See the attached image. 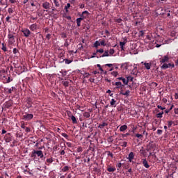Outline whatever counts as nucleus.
I'll return each mask as SVG.
<instances>
[{
	"label": "nucleus",
	"mask_w": 178,
	"mask_h": 178,
	"mask_svg": "<svg viewBox=\"0 0 178 178\" xmlns=\"http://www.w3.org/2000/svg\"><path fill=\"white\" fill-rule=\"evenodd\" d=\"M125 45H126V42H120V47L121 48V51H124Z\"/></svg>",
	"instance_id": "15"
},
{
	"label": "nucleus",
	"mask_w": 178,
	"mask_h": 178,
	"mask_svg": "<svg viewBox=\"0 0 178 178\" xmlns=\"http://www.w3.org/2000/svg\"><path fill=\"white\" fill-rule=\"evenodd\" d=\"M175 99H178V93H175Z\"/></svg>",
	"instance_id": "64"
},
{
	"label": "nucleus",
	"mask_w": 178,
	"mask_h": 178,
	"mask_svg": "<svg viewBox=\"0 0 178 178\" xmlns=\"http://www.w3.org/2000/svg\"><path fill=\"white\" fill-rule=\"evenodd\" d=\"M67 116H69V118H72V116H73V115H72V112H70V111H67Z\"/></svg>",
	"instance_id": "48"
},
{
	"label": "nucleus",
	"mask_w": 178,
	"mask_h": 178,
	"mask_svg": "<svg viewBox=\"0 0 178 178\" xmlns=\"http://www.w3.org/2000/svg\"><path fill=\"white\" fill-rule=\"evenodd\" d=\"M113 54H115V49H111L109 50V54H108V55H110V56H112V55H113Z\"/></svg>",
	"instance_id": "26"
},
{
	"label": "nucleus",
	"mask_w": 178,
	"mask_h": 178,
	"mask_svg": "<svg viewBox=\"0 0 178 178\" xmlns=\"http://www.w3.org/2000/svg\"><path fill=\"white\" fill-rule=\"evenodd\" d=\"M106 56H110L109 51H105L102 56H97V58H105Z\"/></svg>",
	"instance_id": "7"
},
{
	"label": "nucleus",
	"mask_w": 178,
	"mask_h": 178,
	"mask_svg": "<svg viewBox=\"0 0 178 178\" xmlns=\"http://www.w3.org/2000/svg\"><path fill=\"white\" fill-rule=\"evenodd\" d=\"M162 130H161V129H158L157 130V134H159V136H161V134H162Z\"/></svg>",
	"instance_id": "54"
},
{
	"label": "nucleus",
	"mask_w": 178,
	"mask_h": 178,
	"mask_svg": "<svg viewBox=\"0 0 178 178\" xmlns=\"http://www.w3.org/2000/svg\"><path fill=\"white\" fill-rule=\"evenodd\" d=\"M122 81L123 84H124V86H127V84H129V80H127L124 78H122Z\"/></svg>",
	"instance_id": "20"
},
{
	"label": "nucleus",
	"mask_w": 178,
	"mask_h": 178,
	"mask_svg": "<svg viewBox=\"0 0 178 178\" xmlns=\"http://www.w3.org/2000/svg\"><path fill=\"white\" fill-rule=\"evenodd\" d=\"M21 127H22V129H26V127L24 124V123H23V124H21Z\"/></svg>",
	"instance_id": "62"
},
{
	"label": "nucleus",
	"mask_w": 178,
	"mask_h": 178,
	"mask_svg": "<svg viewBox=\"0 0 178 178\" xmlns=\"http://www.w3.org/2000/svg\"><path fill=\"white\" fill-rule=\"evenodd\" d=\"M168 127H172V124H173V122L172 121H168Z\"/></svg>",
	"instance_id": "50"
},
{
	"label": "nucleus",
	"mask_w": 178,
	"mask_h": 178,
	"mask_svg": "<svg viewBox=\"0 0 178 178\" xmlns=\"http://www.w3.org/2000/svg\"><path fill=\"white\" fill-rule=\"evenodd\" d=\"M115 104H116V100H115V99H112L110 102V105H111V106H113Z\"/></svg>",
	"instance_id": "27"
},
{
	"label": "nucleus",
	"mask_w": 178,
	"mask_h": 178,
	"mask_svg": "<svg viewBox=\"0 0 178 178\" xmlns=\"http://www.w3.org/2000/svg\"><path fill=\"white\" fill-rule=\"evenodd\" d=\"M25 131H26V133H30V131H31L30 128L26 127L25 128Z\"/></svg>",
	"instance_id": "49"
},
{
	"label": "nucleus",
	"mask_w": 178,
	"mask_h": 178,
	"mask_svg": "<svg viewBox=\"0 0 178 178\" xmlns=\"http://www.w3.org/2000/svg\"><path fill=\"white\" fill-rule=\"evenodd\" d=\"M137 70H133L132 71H131V74H133L134 76H137Z\"/></svg>",
	"instance_id": "41"
},
{
	"label": "nucleus",
	"mask_w": 178,
	"mask_h": 178,
	"mask_svg": "<svg viewBox=\"0 0 178 178\" xmlns=\"http://www.w3.org/2000/svg\"><path fill=\"white\" fill-rule=\"evenodd\" d=\"M46 162H47V163H52V162H54V159H52V158L47 159L46 160Z\"/></svg>",
	"instance_id": "28"
},
{
	"label": "nucleus",
	"mask_w": 178,
	"mask_h": 178,
	"mask_svg": "<svg viewBox=\"0 0 178 178\" xmlns=\"http://www.w3.org/2000/svg\"><path fill=\"white\" fill-rule=\"evenodd\" d=\"M115 86H116L117 88H123L124 87V85L122 84L120 81L115 82Z\"/></svg>",
	"instance_id": "8"
},
{
	"label": "nucleus",
	"mask_w": 178,
	"mask_h": 178,
	"mask_svg": "<svg viewBox=\"0 0 178 178\" xmlns=\"http://www.w3.org/2000/svg\"><path fill=\"white\" fill-rule=\"evenodd\" d=\"M7 94H12V92L16 91V88L14 86L11 87L10 88H7Z\"/></svg>",
	"instance_id": "13"
},
{
	"label": "nucleus",
	"mask_w": 178,
	"mask_h": 178,
	"mask_svg": "<svg viewBox=\"0 0 178 178\" xmlns=\"http://www.w3.org/2000/svg\"><path fill=\"white\" fill-rule=\"evenodd\" d=\"M169 60V56H165L163 58L161 59V63H165V62H168Z\"/></svg>",
	"instance_id": "9"
},
{
	"label": "nucleus",
	"mask_w": 178,
	"mask_h": 178,
	"mask_svg": "<svg viewBox=\"0 0 178 178\" xmlns=\"http://www.w3.org/2000/svg\"><path fill=\"white\" fill-rule=\"evenodd\" d=\"M71 120H72V123L74 124L77 123V120H76V117H74V115L71 116Z\"/></svg>",
	"instance_id": "21"
},
{
	"label": "nucleus",
	"mask_w": 178,
	"mask_h": 178,
	"mask_svg": "<svg viewBox=\"0 0 178 178\" xmlns=\"http://www.w3.org/2000/svg\"><path fill=\"white\" fill-rule=\"evenodd\" d=\"M127 80H128L129 83V81H133V80H134V78L133 76H127Z\"/></svg>",
	"instance_id": "33"
},
{
	"label": "nucleus",
	"mask_w": 178,
	"mask_h": 178,
	"mask_svg": "<svg viewBox=\"0 0 178 178\" xmlns=\"http://www.w3.org/2000/svg\"><path fill=\"white\" fill-rule=\"evenodd\" d=\"M46 38L47 40H49V38H51V34L48 33L47 35H46Z\"/></svg>",
	"instance_id": "59"
},
{
	"label": "nucleus",
	"mask_w": 178,
	"mask_h": 178,
	"mask_svg": "<svg viewBox=\"0 0 178 178\" xmlns=\"http://www.w3.org/2000/svg\"><path fill=\"white\" fill-rule=\"evenodd\" d=\"M122 67H124V69L127 70L129 68V67L127 66V63H124L123 64H122Z\"/></svg>",
	"instance_id": "35"
},
{
	"label": "nucleus",
	"mask_w": 178,
	"mask_h": 178,
	"mask_svg": "<svg viewBox=\"0 0 178 178\" xmlns=\"http://www.w3.org/2000/svg\"><path fill=\"white\" fill-rule=\"evenodd\" d=\"M83 76H84V77L88 78V77H90V73H88V72H85V73L83 74Z\"/></svg>",
	"instance_id": "45"
},
{
	"label": "nucleus",
	"mask_w": 178,
	"mask_h": 178,
	"mask_svg": "<svg viewBox=\"0 0 178 178\" xmlns=\"http://www.w3.org/2000/svg\"><path fill=\"white\" fill-rule=\"evenodd\" d=\"M67 170H69V166L65 165V167H63V168L62 169V172H67Z\"/></svg>",
	"instance_id": "29"
},
{
	"label": "nucleus",
	"mask_w": 178,
	"mask_h": 178,
	"mask_svg": "<svg viewBox=\"0 0 178 178\" xmlns=\"http://www.w3.org/2000/svg\"><path fill=\"white\" fill-rule=\"evenodd\" d=\"M8 13H13V9L8 8Z\"/></svg>",
	"instance_id": "60"
},
{
	"label": "nucleus",
	"mask_w": 178,
	"mask_h": 178,
	"mask_svg": "<svg viewBox=\"0 0 178 178\" xmlns=\"http://www.w3.org/2000/svg\"><path fill=\"white\" fill-rule=\"evenodd\" d=\"M99 45H100L99 42L98 41H96V42H95L94 47H95V48H97L98 47H99Z\"/></svg>",
	"instance_id": "40"
},
{
	"label": "nucleus",
	"mask_w": 178,
	"mask_h": 178,
	"mask_svg": "<svg viewBox=\"0 0 178 178\" xmlns=\"http://www.w3.org/2000/svg\"><path fill=\"white\" fill-rule=\"evenodd\" d=\"M34 118V115L31 113H26L23 115L24 120H31Z\"/></svg>",
	"instance_id": "3"
},
{
	"label": "nucleus",
	"mask_w": 178,
	"mask_h": 178,
	"mask_svg": "<svg viewBox=\"0 0 178 178\" xmlns=\"http://www.w3.org/2000/svg\"><path fill=\"white\" fill-rule=\"evenodd\" d=\"M22 33H23L24 37H26V38L30 37V34H31V31H30V29H22Z\"/></svg>",
	"instance_id": "2"
},
{
	"label": "nucleus",
	"mask_w": 178,
	"mask_h": 178,
	"mask_svg": "<svg viewBox=\"0 0 178 178\" xmlns=\"http://www.w3.org/2000/svg\"><path fill=\"white\" fill-rule=\"evenodd\" d=\"M69 8H70V3H68L65 6V10L66 13H67V12H69Z\"/></svg>",
	"instance_id": "19"
},
{
	"label": "nucleus",
	"mask_w": 178,
	"mask_h": 178,
	"mask_svg": "<svg viewBox=\"0 0 178 178\" xmlns=\"http://www.w3.org/2000/svg\"><path fill=\"white\" fill-rule=\"evenodd\" d=\"M115 22L117 23H122V19L119 18V19H115Z\"/></svg>",
	"instance_id": "51"
},
{
	"label": "nucleus",
	"mask_w": 178,
	"mask_h": 178,
	"mask_svg": "<svg viewBox=\"0 0 178 178\" xmlns=\"http://www.w3.org/2000/svg\"><path fill=\"white\" fill-rule=\"evenodd\" d=\"M100 45H103V47H105L106 44L105 43V40H102L99 42Z\"/></svg>",
	"instance_id": "46"
},
{
	"label": "nucleus",
	"mask_w": 178,
	"mask_h": 178,
	"mask_svg": "<svg viewBox=\"0 0 178 178\" xmlns=\"http://www.w3.org/2000/svg\"><path fill=\"white\" fill-rule=\"evenodd\" d=\"M88 15H90V13H88V11H87V10H85L82 13V14L81 15V18L84 19L88 16Z\"/></svg>",
	"instance_id": "6"
},
{
	"label": "nucleus",
	"mask_w": 178,
	"mask_h": 178,
	"mask_svg": "<svg viewBox=\"0 0 178 178\" xmlns=\"http://www.w3.org/2000/svg\"><path fill=\"white\" fill-rule=\"evenodd\" d=\"M61 136H62L63 137H64L65 138H66L67 140L69 138V136L67 135V134H65V133H63V134H61Z\"/></svg>",
	"instance_id": "39"
},
{
	"label": "nucleus",
	"mask_w": 178,
	"mask_h": 178,
	"mask_svg": "<svg viewBox=\"0 0 178 178\" xmlns=\"http://www.w3.org/2000/svg\"><path fill=\"white\" fill-rule=\"evenodd\" d=\"M116 170V168L115 167H108L107 168L108 172H115Z\"/></svg>",
	"instance_id": "17"
},
{
	"label": "nucleus",
	"mask_w": 178,
	"mask_h": 178,
	"mask_svg": "<svg viewBox=\"0 0 178 178\" xmlns=\"http://www.w3.org/2000/svg\"><path fill=\"white\" fill-rule=\"evenodd\" d=\"M105 126H108V123L102 122V124H100L99 125V129H104V127H105Z\"/></svg>",
	"instance_id": "18"
},
{
	"label": "nucleus",
	"mask_w": 178,
	"mask_h": 178,
	"mask_svg": "<svg viewBox=\"0 0 178 178\" xmlns=\"http://www.w3.org/2000/svg\"><path fill=\"white\" fill-rule=\"evenodd\" d=\"M83 116L87 118H90V113H84Z\"/></svg>",
	"instance_id": "42"
},
{
	"label": "nucleus",
	"mask_w": 178,
	"mask_h": 178,
	"mask_svg": "<svg viewBox=\"0 0 178 178\" xmlns=\"http://www.w3.org/2000/svg\"><path fill=\"white\" fill-rule=\"evenodd\" d=\"M69 81H63V84L65 86V87H69Z\"/></svg>",
	"instance_id": "24"
},
{
	"label": "nucleus",
	"mask_w": 178,
	"mask_h": 178,
	"mask_svg": "<svg viewBox=\"0 0 178 178\" xmlns=\"http://www.w3.org/2000/svg\"><path fill=\"white\" fill-rule=\"evenodd\" d=\"M31 158H35L39 156V158H44V153L41 150H33L31 152Z\"/></svg>",
	"instance_id": "1"
},
{
	"label": "nucleus",
	"mask_w": 178,
	"mask_h": 178,
	"mask_svg": "<svg viewBox=\"0 0 178 178\" xmlns=\"http://www.w3.org/2000/svg\"><path fill=\"white\" fill-rule=\"evenodd\" d=\"M63 62H65L66 65H70V63H72V60H69V59H64Z\"/></svg>",
	"instance_id": "22"
},
{
	"label": "nucleus",
	"mask_w": 178,
	"mask_h": 178,
	"mask_svg": "<svg viewBox=\"0 0 178 178\" xmlns=\"http://www.w3.org/2000/svg\"><path fill=\"white\" fill-rule=\"evenodd\" d=\"M143 164L145 166V168H146L147 169H148V168H149V165L148 164V161H147V160H143Z\"/></svg>",
	"instance_id": "16"
},
{
	"label": "nucleus",
	"mask_w": 178,
	"mask_h": 178,
	"mask_svg": "<svg viewBox=\"0 0 178 178\" xmlns=\"http://www.w3.org/2000/svg\"><path fill=\"white\" fill-rule=\"evenodd\" d=\"M97 51H96V53H93V54H92V56H91V57L90 58H97V56H97Z\"/></svg>",
	"instance_id": "56"
},
{
	"label": "nucleus",
	"mask_w": 178,
	"mask_h": 178,
	"mask_svg": "<svg viewBox=\"0 0 178 178\" xmlns=\"http://www.w3.org/2000/svg\"><path fill=\"white\" fill-rule=\"evenodd\" d=\"M163 115V111L159 113L158 114H156V118H162Z\"/></svg>",
	"instance_id": "31"
},
{
	"label": "nucleus",
	"mask_w": 178,
	"mask_h": 178,
	"mask_svg": "<svg viewBox=\"0 0 178 178\" xmlns=\"http://www.w3.org/2000/svg\"><path fill=\"white\" fill-rule=\"evenodd\" d=\"M6 143H10L12 141V138H6L5 140Z\"/></svg>",
	"instance_id": "47"
},
{
	"label": "nucleus",
	"mask_w": 178,
	"mask_h": 178,
	"mask_svg": "<svg viewBox=\"0 0 178 178\" xmlns=\"http://www.w3.org/2000/svg\"><path fill=\"white\" fill-rule=\"evenodd\" d=\"M117 168H118V169H120V168H122V163H118L117 164Z\"/></svg>",
	"instance_id": "55"
},
{
	"label": "nucleus",
	"mask_w": 178,
	"mask_h": 178,
	"mask_svg": "<svg viewBox=\"0 0 178 178\" xmlns=\"http://www.w3.org/2000/svg\"><path fill=\"white\" fill-rule=\"evenodd\" d=\"M142 65H143L145 67V69H147V70H149V69H151V63H144V62H141Z\"/></svg>",
	"instance_id": "5"
},
{
	"label": "nucleus",
	"mask_w": 178,
	"mask_h": 178,
	"mask_svg": "<svg viewBox=\"0 0 178 178\" xmlns=\"http://www.w3.org/2000/svg\"><path fill=\"white\" fill-rule=\"evenodd\" d=\"M53 2L55 5V6H56L57 8H59L60 4H59V1H58V0H53Z\"/></svg>",
	"instance_id": "23"
},
{
	"label": "nucleus",
	"mask_w": 178,
	"mask_h": 178,
	"mask_svg": "<svg viewBox=\"0 0 178 178\" xmlns=\"http://www.w3.org/2000/svg\"><path fill=\"white\" fill-rule=\"evenodd\" d=\"M144 134H136V137H137V138H142V137H143Z\"/></svg>",
	"instance_id": "37"
},
{
	"label": "nucleus",
	"mask_w": 178,
	"mask_h": 178,
	"mask_svg": "<svg viewBox=\"0 0 178 178\" xmlns=\"http://www.w3.org/2000/svg\"><path fill=\"white\" fill-rule=\"evenodd\" d=\"M129 94H130V90H127L125 92L122 93V95H126V97H129Z\"/></svg>",
	"instance_id": "30"
},
{
	"label": "nucleus",
	"mask_w": 178,
	"mask_h": 178,
	"mask_svg": "<svg viewBox=\"0 0 178 178\" xmlns=\"http://www.w3.org/2000/svg\"><path fill=\"white\" fill-rule=\"evenodd\" d=\"M66 145H67L69 147H72V143L70 142H67Z\"/></svg>",
	"instance_id": "58"
},
{
	"label": "nucleus",
	"mask_w": 178,
	"mask_h": 178,
	"mask_svg": "<svg viewBox=\"0 0 178 178\" xmlns=\"http://www.w3.org/2000/svg\"><path fill=\"white\" fill-rule=\"evenodd\" d=\"M10 42H11L12 44H13V42H15V38H13V39H9Z\"/></svg>",
	"instance_id": "57"
},
{
	"label": "nucleus",
	"mask_w": 178,
	"mask_h": 178,
	"mask_svg": "<svg viewBox=\"0 0 178 178\" xmlns=\"http://www.w3.org/2000/svg\"><path fill=\"white\" fill-rule=\"evenodd\" d=\"M97 53L104 54V49H99L96 51Z\"/></svg>",
	"instance_id": "43"
},
{
	"label": "nucleus",
	"mask_w": 178,
	"mask_h": 178,
	"mask_svg": "<svg viewBox=\"0 0 178 178\" xmlns=\"http://www.w3.org/2000/svg\"><path fill=\"white\" fill-rule=\"evenodd\" d=\"M157 108H158L159 109H161V111H163V109H165V107H162V106H160V105H158V106H157Z\"/></svg>",
	"instance_id": "53"
},
{
	"label": "nucleus",
	"mask_w": 178,
	"mask_h": 178,
	"mask_svg": "<svg viewBox=\"0 0 178 178\" xmlns=\"http://www.w3.org/2000/svg\"><path fill=\"white\" fill-rule=\"evenodd\" d=\"M161 69H164V70L169 69V66H168V64L164 63V64L162 65Z\"/></svg>",
	"instance_id": "25"
},
{
	"label": "nucleus",
	"mask_w": 178,
	"mask_h": 178,
	"mask_svg": "<svg viewBox=\"0 0 178 178\" xmlns=\"http://www.w3.org/2000/svg\"><path fill=\"white\" fill-rule=\"evenodd\" d=\"M82 20H84L83 18H81V17H79V18H77L76 19V24H77V26L78 27H80V26H81V21Z\"/></svg>",
	"instance_id": "14"
},
{
	"label": "nucleus",
	"mask_w": 178,
	"mask_h": 178,
	"mask_svg": "<svg viewBox=\"0 0 178 178\" xmlns=\"http://www.w3.org/2000/svg\"><path fill=\"white\" fill-rule=\"evenodd\" d=\"M174 112L175 115H178V108H175Z\"/></svg>",
	"instance_id": "61"
},
{
	"label": "nucleus",
	"mask_w": 178,
	"mask_h": 178,
	"mask_svg": "<svg viewBox=\"0 0 178 178\" xmlns=\"http://www.w3.org/2000/svg\"><path fill=\"white\" fill-rule=\"evenodd\" d=\"M168 67H175V64L168 63Z\"/></svg>",
	"instance_id": "52"
},
{
	"label": "nucleus",
	"mask_w": 178,
	"mask_h": 178,
	"mask_svg": "<svg viewBox=\"0 0 178 178\" xmlns=\"http://www.w3.org/2000/svg\"><path fill=\"white\" fill-rule=\"evenodd\" d=\"M29 29L31 31H35L38 29V25L37 24H33L29 26Z\"/></svg>",
	"instance_id": "4"
},
{
	"label": "nucleus",
	"mask_w": 178,
	"mask_h": 178,
	"mask_svg": "<svg viewBox=\"0 0 178 178\" xmlns=\"http://www.w3.org/2000/svg\"><path fill=\"white\" fill-rule=\"evenodd\" d=\"M172 39H168L164 41V44H170L172 42Z\"/></svg>",
	"instance_id": "34"
},
{
	"label": "nucleus",
	"mask_w": 178,
	"mask_h": 178,
	"mask_svg": "<svg viewBox=\"0 0 178 178\" xmlns=\"http://www.w3.org/2000/svg\"><path fill=\"white\" fill-rule=\"evenodd\" d=\"M152 147V144L149 143L148 145H147V151H148V152H149V151H151V147Z\"/></svg>",
	"instance_id": "36"
},
{
	"label": "nucleus",
	"mask_w": 178,
	"mask_h": 178,
	"mask_svg": "<svg viewBox=\"0 0 178 178\" xmlns=\"http://www.w3.org/2000/svg\"><path fill=\"white\" fill-rule=\"evenodd\" d=\"M42 6L44 9H49L51 4L46 1L42 3Z\"/></svg>",
	"instance_id": "10"
},
{
	"label": "nucleus",
	"mask_w": 178,
	"mask_h": 178,
	"mask_svg": "<svg viewBox=\"0 0 178 178\" xmlns=\"http://www.w3.org/2000/svg\"><path fill=\"white\" fill-rule=\"evenodd\" d=\"M67 178H73L72 174H68Z\"/></svg>",
	"instance_id": "63"
},
{
	"label": "nucleus",
	"mask_w": 178,
	"mask_h": 178,
	"mask_svg": "<svg viewBox=\"0 0 178 178\" xmlns=\"http://www.w3.org/2000/svg\"><path fill=\"white\" fill-rule=\"evenodd\" d=\"M111 74H112V76H113L114 77H118V72H116V71H113V72H111Z\"/></svg>",
	"instance_id": "32"
},
{
	"label": "nucleus",
	"mask_w": 178,
	"mask_h": 178,
	"mask_svg": "<svg viewBox=\"0 0 178 178\" xmlns=\"http://www.w3.org/2000/svg\"><path fill=\"white\" fill-rule=\"evenodd\" d=\"M128 159H129V162H131V161H133V159H134V153L130 152L128 156Z\"/></svg>",
	"instance_id": "11"
},
{
	"label": "nucleus",
	"mask_w": 178,
	"mask_h": 178,
	"mask_svg": "<svg viewBox=\"0 0 178 178\" xmlns=\"http://www.w3.org/2000/svg\"><path fill=\"white\" fill-rule=\"evenodd\" d=\"M125 130H127V125L124 124L120 127V131L123 132L125 131Z\"/></svg>",
	"instance_id": "12"
},
{
	"label": "nucleus",
	"mask_w": 178,
	"mask_h": 178,
	"mask_svg": "<svg viewBox=\"0 0 178 178\" xmlns=\"http://www.w3.org/2000/svg\"><path fill=\"white\" fill-rule=\"evenodd\" d=\"M121 145L122 147H127V142L121 143Z\"/></svg>",
	"instance_id": "44"
},
{
	"label": "nucleus",
	"mask_w": 178,
	"mask_h": 178,
	"mask_svg": "<svg viewBox=\"0 0 178 178\" xmlns=\"http://www.w3.org/2000/svg\"><path fill=\"white\" fill-rule=\"evenodd\" d=\"M14 38L15 37L13 36V35L10 34V33L8 35V40H13Z\"/></svg>",
	"instance_id": "38"
}]
</instances>
